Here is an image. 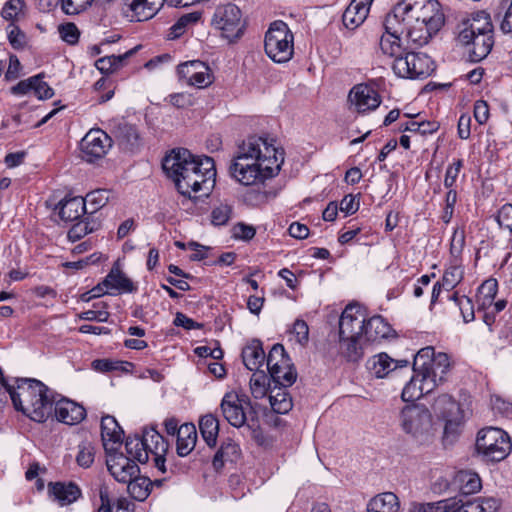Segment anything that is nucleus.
<instances>
[{"mask_svg": "<svg viewBox=\"0 0 512 512\" xmlns=\"http://www.w3.org/2000/svg\"><path fill=\"white\" fill-rule=\"evenodd\" d=\"M162 168L180 194L190 199L208 197L215 185L216 169L211 157H196L188 149H173Z\"/></svg>", "mask_w": 512, "mask_h": 512, "instance_id": "obj_1", "label": "nucleus"}, {"mask_svg": "<svg viewBox=\"0 0 512 512\" xmlns=\"http://www.w3.org/2000/svg\"><path fill=\"white\" fill-rule=\"evenodd\" d=\"M0 382L10 395L17 411L36 422H44L52 414L53 392L41 381L30 378L16 379V385H10L0 369Z\"/></svg>", "mask_w": 512, "mask_h": 512, "instance_id": "obj_2", "label": "nucleus"}, {"mask_svg": "<svg viewBox=\"0 0 512 512\" xmlns=\"http://www.w3.org/2000/svg\"><path fill=\"white\" fill-rule=\"evenodd\" d=\"M457 41L471 62L485 59L494 46V26L486 11H477L463 18L457 25Z\"/></svg>", "mask_w": 512, "mask_h": 512, "instance_id": "obj_3", "label": "nucleus"}, {"mask_svg": "<svg viewBox=\"0 0 512 512\" xmlns=\"http://www.w3.org/2000/svg\"><path fill=\"white\" fill-rule=\"evenodd\" d=\"M405 40L385 38L380 39L381 51L394 58L392 69L401 78H426L435 70L434 61L425 53L414 52L412 44L404 46Z\"/></svg>", "mask_w": 512, "mask_h": 512, "instance_id": "obj_4", "label": "nucleus"}, {"mask_svg": "<svg viewBox=\"0 0 512 512\" xmlns=\"http://www.w3.org/2000/svg\"><path fill=\"white\" fill-rule=\"evenodd\" d=\"M422 0H401L386 15L384 21L385 38L405 40L409 43V32L419 24L420 5Z\"/></svg>", "mask_w": 512, "mask_h": 512, "instance_id": "obj_5", "label": "nucleus"}, {"mask_svg": "<svg viewBox=\"0 0 512 512\" xmlns=\"http://www.w3.org/2000/svg\"><path fill=\"white\" fill-rule=\"evenodd\" d=\"M400 425L420 445H428L434 439L432 415L424 405H406L400 413Z\"/></svg>", "mask_w": 512, "mask_h": 512, "instance_id": "obj_6", "label": "nucleus"}, {"mask_svg": "<svg viewBox=\"0 0 512 512\" xmlns=\"http://www.w3.org/2000/svg\"><path fill=\"white\" fill-rule=\"evenodd\" d=\"M420 8L419 24L415 30L409 32V43L415 48L427 44L445 22L441 5L437 0H422Z\"/></svg>", "mask_w": 512, "mask_h": 512, "instance_id": "obj_7", "label": "nucleus"}, {"mask_svg": "<svg viewBox=\"0 0 512 512\" xmlns=\"http://www.w3.org/2000/svg\"><path fill=\"white\" fill-rule=\"evenodd\" d=\"M264 48L267 56L276 63H285L292 58L294 36L285 22L277 20L270 24L265 34Z\"/></svg>", "mask_w": 512, "mask_h": 512, "instance_id": "obj_8", "label": "nucleus"}, {"mask_svg": "<svg viewBox=\"0 0 512 512\" xmlns=\"http://www.w3.org/2000/svg\"><path fill=\"white\" fill-rule=\"evenodd\" d=\"M476 450L485 461L500 462L512 450V443L507 432L496 427L481 429L477 434Z\"/></svg>", "mask_w": 512, "mask_h": 512, "instance_id": "obj_9", "label": "nucleus"}, {"mask_svg": "<svg viewBox=\"0 0 512 512\" xmlns=\"http://www.w3.org/2000/svg\"><path fill=\"white\" fill-rule=\"evenodd\" d=\"M274 140L261 136H249L238 145L233 160H249L250 162H261L273 164L276 160L279 165L284 162V151L274 146Z\"/></svg>", "mask_w": 512, "mask_h": 512, "instance_id": "obj_10", "label": "nucleus"}, {"mask_svg": "<svg viewBox=\"0 0 512 512\" xmlns=\"http://www.w3.org/2000/svg\"><path fill=\"white\" fill-rule=\"evenodd\" d=\"M273 164L250 162L249 160H233L229 172L230 175L240 184L245 186H257L264 184L265 180L276 176L281 165L272 160Z\"/></svg>", "mask_w": 512, "mask_h": 512, "instance_id": "obj_11", "label": "nucleus"}, {"mask_svg": "<svg viewBox=\"0 0 512 512\" xmlns=\"http://www.w3.org/2000/svg\"><path fill=\"white\" fill-rule=\"evenodd\" d=\"M211 25L222 32V36L230 41L239 39L245 30V21L240 8L232 3L216 7Z\"/></svg>", "mask_w": 512, "mask_h": 512, "instance_id": "obj_12", "label": "nucleus"}, {"mask_svg": "<svg viewBox=\"0 0 512 512\" xmlns=\"http://www.w3.org/2000/svg\"><path fill=\"white\" fill-rule=\"evenodd\" d=\"M435 405L438 409L442 406L444 407L441 412L442 418L445 421L443 442L445 444H452L460 435L463 424V413L460 405L448 394L440 395Z\"/></svg>", "mask_w": 512, "mask_h": 512, "instance_id": "obj_13", "label": "nucleus"}, {"mask_svg": "<svg viewBox=\"0 0 512 512\" xmlns=\"http://www.w3.org/2000/svg\"><path fill=\"white\" fill-rule=\"evenodd\" d=\"M220 408L227 422L240 428L247 423L248 415L255 414L247 395H238L235 392H228L224 395Z\"/></svg>", "mask_w": 512, "mask_h": 512, "instance_id": "obj_14", "label": "nucleus"}, {"mask_svg": "<svg viewBox=\"0 0 512 512\" xmlns=\"http://www.w3.org/2000/svg\"><path fill=\"white\" fill-rule=\"evenodd\" d=\"M107 454V469L116 481L128 485L138 477L140 473L139 466L130 457L117 452V450Z\"/></svg>", "mask_w": 512, "mask_h": 512, "instance_id": "obj_15", "label": "nucleus"}, {"mask_svg": "<svg viewBox=\"0 0 512 512\" xmlns=\"http://www.w3.org/2000/svg\"><path fill=\"white\" fill-rule=\"evenodd\" d=\"M83 159L93 162L102 158L112 145L111 137L100 129L90 130L81 140Z\"/></svg>", "mask_w": 512, "mask_h": 512, "instance_id": "obj_16", "label": "nucleus"}, {"mask_svg": "<svg viewBox=\"0 0 512 512\" xmlns=\"http://www.w3.org/2000/svg\"><path fill=\"white\" fill-rule=\"evenodd\" d=\"M145 450L148 457L152 455L154 466L162 473H166V454L169 450V443L155 429L151 428L144 431Z\"/></svg>", "mask_w": 512, "mask_h": 512, "instance_id": "obj_17", "label": "nucleus"}, {"mask_svg": "<svg viewBox=\"0 0 512 512\" xmlns=\"http://www.w3.org/2000/svg\"><path fill=\"white\" fill-rule=\"evenodd\" d=\"M348 100L359 113L375 110L381 103L378 92L367 84L355 85L349 92Z\"/></svg>", "mask_w": 512, "mask_h": 512, "instance_id": "obj_18", "label": "nucleus"}, {"mask_svg": "<svg viewBox=\"0 0 512 512\" xmlns=\"http://www.w3.org/2000/svg\"><path fill=\"white\" fill-rule=\"evenodd\" d=\"M364 315L357 305H348L339 319V337H363Z\"/></svg>", "mask_w": 512, "mask_h": 512, "instance_id": "obj_19", "label": "nucleus"}, {"mask_svg": "<svg viewBox=\"0 0 512 512\" xmlns=\"http://www.w3.org/2000/svg\"><path fill=\"white\" fill-rule=\"evenodd\" d=\"M53 407L56 419L67 425L78 424L86 417L85 408L69 399L54 400Z\"/></svg>", "mask_w": 512, "mask_h": 512, "instance_id": "obj_20", "label": "nucleus"}, {"mask_svg": "<svg viewBox=\"0 0 512 512\" xmlns=\"http://www.w3.org/2000/svg\"><path fill=\"white\" fill-rule=\"evenodd\" d=\"M124 431L113 416L106 415L101 419V437L106 453H111L117 448L114 445H120Z\"/></svg>", "mask_w": 512, "mask_h": 512, "instance_id": "obj_21", "label": "nucleus"}, {"mask_svg": "<svg viewBox=\"0 0 512 512\" xmlns=\"http://www.w3.org/2000/svg\"><path fill=\"white\" fill-rule=\"evenodd\" d=\"M48 492L61 506L70 505L77 501L81 495V489L74 482H51Z\"/></svg>", "mask_w": 512, "mask_h": 512, "instance_id": "obj_22", "label": "nucleus"}, {"mask_svg": "<svg viewBox=\"0 0 512 512\" xmlns=\"http://www.w3.org/2000/svg\"><path fill=\"white\" fill-rule=\"evenodd\" d=\"M59 217L66 222L78 221L87 215L86 202L81 196L65 197L57 206Z\"/></svg>", "mask_w": 512, "mask_h": 512, "instance_id": "obj_23", "label": "nucleus"}, {"mask_svg": "<svg viewBox=\"0 0 512 512\" xmlns=\"http://www.w3.org/2000/svg\"><path fill=\"white\" fill-rule=\"evenodd\" d=\"M450 371V361L446 353H438L424 373H420L426 380H430L433 389L446 381Z\"/></svg>", "mask_w": 512, "mask_h": 512, "instance_id": "obj_24", "label": "nucleus"}, {"mask_svg": "<svg viewBox=\"0 0 512 512\" xmlns=\"http://www.w3.org/2000/svg\"><path fill=\"white\" fill-rule=\"evenodd\" d=\"M113 135L123 150L133 152L140 145L139 133L136 127L129 123H118L113 129Z\"/></svg>", "mask_w": 512, "mask_h": 512, "instance_id": "obj_25", "label": "nucleus"}, {"mask_svg": "<svg viewBox=\"0 0 512 512\" xmlns=\"http://www.w3.org/2000/svg\"><path fill=\"white\" fill-rule=\"evenodd\" d=\"M430 380L424 379L420 373H414L411 380L403 388L401 398L405 402H413L433 391Z\"/></svg>", "mask_w": 512, "mask_h": 512, "instance_id": "obj_26", "label": "nucleus"}, {"mask_svg": "<svg viewBox=\"0 0 512 512\" xmlns=\"http://www.w3.org/2000/svg\"><path fill=\"white\" fill-rule=\"evenodd\" d=\"M391 331V326L380 315H375L367 321L364 319L363 337L367 342L387 338Z\"/></svg>", "mask_w": 512, "mask_h": 512, "instance_id": "obj_27", "label": "nucleus"}, {"mask_svg": "<svg viewBox=\"0 0 512 512\" xmlns=\"http://www.w3.org/2000/svg\"><path fill=\"white\" fill-rule=\"evenodd\" d=\"M369 7L364 0H352L342 16L345 27L355 29L361 25L369 13Z\"/></svg>", "mask_w": 512, "mask_h": 512, "instance_id": "obj_28", "label": "nucleus"}, {"mask_svg": "<svg viewBox=\"0 0 512 512\" xmlns=\"http://www.w3.org/2000/svg\"><path fill=\"white\" fill-rule=\"evenodd\" d=\"M103 287L106 289H115L119 292L132 293L137 290L134 283L121 271V269L114 265L107 276L102 282Z\"/></svg>", "mask_w": 512, "mask_h": 512, "instance_id": "obj_29", "label": "nucleus"}, {"mask_svg": "<svg viewBox=\"0 0 512 512\" xmlns=\"http://www.w3.org/2000/svg\"><path fill=\"white\" fill-rule=\"evenodd\" d=\"M197 442V430L194 424L185 423L179 427L176 451L180 457L187 456L195 447Z\"/></svg>", "mask_w": 512, "mask_h": 512, "instance_id": "obj_30", "label": "nucleus"}, {"mask_svg": "<svg viewBox=\"0 0 512 512\" xmlns=\"http://www.w3.org/2000/svg\"><path fill=\"white\" fill-rule=\"evenodd\" d=\"M241 356L247 369L251 371L258 370L265 360L262 342L258 339L251 340L243 348Z\"/></svg>", "mask_w": 512, "mask_h": 512, "instance_id": "obj_31", "label": "nucleus"}, {"mask_svg": "<svg viewBox=\"0 0 512 512\" xmlns=\"http://www.w3.org/2000/svg\"><path fill=\"white\" fill-rule=\"evenodd\" d=\"M364 337H339L340 354L350 362L359 361L364 354Z\"/></svg>", "mask_w": 512, "mask_h": 512, "instance_id": "obj_32", "label": "nucleus"}, {"mask_svg": "<svg viewBox=\"0 0 512 512\" xmlns=\"http://www.w3.org/2000/svg\"><path fill=\"white\" fill-rule=\"evenodd\" d=\"M100 227V217L87 214L70 228L68 231V239L72 242H76L87 234L97 231Z\"/></svg>", "mask_w": 512, "mask_h": 512, "instance_id": "obj_33", "label": "nucleus"}, {"mask_svg": "<svg viewBox=\"0 0 512 512\" xmlns=\"http://www.w3.org/2000/svg\"><path fill=\"white\" fill-rule=\"evenodd\" d=\"M399 500L392 492H385L373 497L368 505L367 512H398Z\"/></svg>", "mask_w": 512, "mask_h": 512, "instance_id": "obj_34", "label": "nucleus"}, {"mask_svg": "<svg viewBox=\"0 0 512 512\" xmlns=\"http://www.w3.org/2000/svg\"><path fill=\"white\" fill-rule=\"evenodd\" d=\"M288 387L289 386L281 385H278V387L273 386L269 393L271 408L278 414H285L292 409V398L287 392Z\"/></svg>", "mask_w": 512, "mask_h": 512, "instance_id": "obj_35", "label": "nucleus"}, {"mask_svg": "<svg viewBox=\"0 0 512 512\" xmlns=\"http://www.w3.org/2000/svg\"><path fill=\"white\" fill-rule=\"evenodd\" d=\"M199 430L206 444L213 448L216 446L219 433V420L213 414H206L199 420Z\"/></svg>", "mask_w": 512, "mask_h": 512, "instance_id": "obj_36", "label": "nucleus"}, {"mask_svg": "<svg viewBox=\"0 0 512 512\" xmlns=\"http://www.w3.org/2000/svg\"><path fill=\"white\" fill-rule=\"evenodd\" d=\"M135 48L121 55H110L99 58L95 62V67L102 74H111L124 66L125 61L135 53Z\"/></svg>", "mask_w": 512, "mask_h": 512, "instance_id": "obj_37", "label": "nucleus"}, {"mask_svg": "<svg viewBox=\"0 0 512 512\" xmlns=\"http://www.w3.org/2000/svg\"><path fill=\"white\" fill-rule=\"evenodd\" d=\"M127 457L137 461L141 464H145L148 461V452L145 450L144 436L134 435L129 436L125 442Z\"/></svg>", "mask_w": 512, "mask_h": 512, "instance_id": "obj_38", "label": "nucleus"}, {"mask_svg": "<svg viewBox=\"0 0 512 512\" xmlns=\"http://www.w3.org/2000/svg\"><path fill=\"white\" fill-rule=\"evenodd\" d=\"M273 388L272 381L269 382L268 376L262 370H256L250 378V390L255 399L264 398Z\"/></svg>", "mask_w": 512, "mask_h": 512, "instance_id": "obj_39", "label": "nucleus"}, {"mask_svg": "<svg viewBox=\"0 0 512 512\" xmlns=\"http://www.w3.org/2000/svg\"><path fill=\"white\" fill-rule=\"evenodd\" d=\"M83 199L86 202V206L88 205L91 209L87 210V214L97 216V212L109 201V191L97 189L89 192Z\"/></svg>", "mask_w": 512, "mask_h": 512, "instance_id": "obj_40", "label": "nucleus"}, {"mask_svg": "<svg viewBox=\"0 0 512 512\" xmlns=\"http://www.w3.org/2000/svg\"><path fill=\"white\" fill-rule=\"evenodd\" d=\"M272 384L274 387L281 386H292L297 379V372L295 367H290V369H270L268 370Z\"/></svg>", "mask_w": 512, "mask_h": 512, "instance_id": "obj_41", "label": "nucleus"}, {"mask_svg": "<svg viewBox=\"0 0 512 512\" xmlns=\"http://www.w3.org/2000/svg\"><path fill=\"white\" fill-rule=\"evenodd\" d=\"M478 310L486 309L493 304L497 294L496 280L485 281L479 288Z\"/></svg>", "mask_w": 512, "mask_h": 512, "instance_id": "obj_42", "label": "nucleus"}, {"mask_svg": "<svg viewBox=\"0 0 512 512\" xmlns=\"http://www.w3.org/2000/svg\"><path fill=\"white\" fill-rule=\"evenodd\" d=\"M463 268L457 263L451 265L444 271L442 276V286L446 291L453 290L463 279Z\"/></svg>", "mask_w": 512, "mask_h": 512, "instance_id": "obj_43", "label": "nucleus"}, {"mask_svg": "<svg viewBox=\"0 0 512 512\" xmlns=\"http://www.w3.org/2000/svg\"><path fill=\"white\" fill-rule=\"evenodd\" d=\"M436 355L433 347H425L419 350L414 356V373H424Z\"/></svg>", "mask_w": 512, "mask_h": 512, "instance_id": "obj_44", "label": "nucleus"}, {"mask_svg": "<svg viewBox=\"0 0 512 512\" xmlns=\"http://www.w3.org/2000/svg\"><path fill=\"white\" fill-rule=\"evenodd\" d=\"M201 15L202 14L199 11H194V12L182 15L177 20V22L170 28V31H171L170 34L172 35V37L177 38V37L181 36L185 32L188 25L194 24L199 21V19L201 18Z\"/></svg>", "mask_w": 512, "mask_h": 512, "instance_id": "obj_45", "label": "nucleus"}, {"mask_svg": "<svg viewBox=\"0 0 512 512\" xmlns=\"http://www.w3.org/2000/svg\"><path fill=\"white\" fill-rule=\"evenodd\" d=\"M264 187L263 185L262 189L259 185L253 186V188L244 195L245 202L251 206H259L266 203L269 198L275 196L271 191L265 190Z\"/></svg>", "mask_w": 512, "mask_h": 512, "instance_id": "obj_46", "label": "nucleus"}, {"mask_svg": "<svg viewBox=\"0 0 512 512\" xmlns=\"http://www.w3.org/2000/svg\"><path fill=\"white\" fill-rule=\"evenodd\" d=\"M95 458V448L91 442L83 441L78 445L76 462L80 467L89 468Z\"/></svg>", "mask_w": 512, "mask_h": 512, "instance_id": "obj_47", "label": "nucleus"}, {"mask_svg": "<svg viewBox=\"0 0 512 512\" xmlns=\"http://www.w3.org/2000/svg\"><path fill=\"white\" fill-rule=\"evenodd\" d=\"M394 359L386 353H380L374 357L372 370L377 378H383L394 370Z\"/></svg>", "mask_w": 512, "mask_h": 512, "instance_id": "obj_48", "label": "nucleus"}, {"mask_svg": "<svg viewBox=\"0 0 512 512\" xmlns=\"http://www.w3.org/2000/svg\"><path fill=\"white\" fill-rule=\"evenodd\" d=\"M453 502L440 500L431 503H413L407 512H447Z\"/></svg>", "mask_w": 512, "mask_h": 512, "instance_id": "obj_49", "label": "nucleus"}, {"mask_svg": "<svg viewBox=\"0 0 512 512\" xmlns=\"http://www.w3.org/2000/svg\"><path fill=\"white\" fill-rule=\"evenodd\" d=\"M232 214L233 207L229 204L221 203L213 208L211 212V222L214 226L226 225L231 219Z\"/></svg>", "mask_w": 512, "mask_h": 512, "instance_id": "obj_50", "label": "nucleus"}, {"mask_svg": "<svg viewBox=\"0 0 512 512\" xmlns=\"http://www.w3.org/2000/svg\"><path fill=\"white\" fill-rule=\"evenodd\" d=\"M8 40L11 46L16 49H23L27 44V36L26 34L13 23L9 24L7 27Z\"/></svg>", "mask_w": 512, "mask_h": 512, "instance_id": "obj_51", "label": "nucleus"}, {"mask_svg": "<svg viewBox=\"0 0 512 512\" xmlns=\"http://www.w3.org/2000/svg\"><path fill=\"white\" fill-rule=\"evenodd\" d=\"M212 75L209 72V67L203 62V68H198L196 73L193 74V77L187 84L191 86H195L197 88H205L212 83Z\"/></svg>", "mask_w": 512, "mask_h": 512, "instance_id": "obj_52", "label": "nucleus"}, {"mask_svg": "<svg viewBox=\"0 0 512 512\" xmlns=\"http://www.w3.org/2000/svg\"><path fill=\"white\" fill-rule=\"evenodd\" d=\"M465 246V231L463 228H456L453 232L450 243V254L457 260Z\"/></svg>", "mask_w": 512, "mask_h": 512, "instance_id": "obj_53", "label": "nucleus"}, {"mask_svg": "<svg viewBox=\"0 0 512 512\" xmlns=\"http://www.w3.org/2000/svg\"><path fill=\"white\" fill-rule=\"evenodd\" d=\"M58 31L61 39L70 45L76 44L79 40L80 31L72 22L60 25Z\"/></svg>", "mask_w": 512, "mask_h": 512, "instance_id": "obj_54", "label": "nucleus"}, {"mask_svg": "<svg viewBox=\"0 0 512 512\" xmlns=\"http://www.w3.org/2000/svg\"><path fill=\"white\" fill-rule=\"evenodd\" d=\"M62 10L67 15H76L89 7L93 0H61Z\"/></svg>", "mask_w": 512, "mask_h": 512, "instance_id": "obj_55", "label": "nucleus"}, {"mask_svg": "<svg viewBox=\"0 0 512 512\" xmlns=\"http://www.w3.org/2000/svg\"><path fill=\"white\" fill-rule=\"evenodd\" d=\"M23 7V0H8L1 10V16L5 20L13 21L17 18Z\"/></svg>", "mask_w": 512, "mask_h": 512, "instance_id": "obj_56", "label": "nucleus"}, {"mask_svg": "<svg viewBox=\"0 0 512 512\" xmlns=\"http://www.w3.org/2000/svg\"><path fill=\"white\" fill-rule=\"evenodd\" d=\"M231 232L235 239L249 241L255 236L256 229L252 225L239 222L232 227Z\"/></svg>", "mask_w": 512, "mask_h": 512, "instance_id": "obj_57", "label": "nucleus"}, {"mask_svg": "<svg viewBox=\"0 0 512 512\" xmlns=\"http://www.w3.org/2000/svg\"><path fill=\"white\" fill-rule=\"evenodd\" d=\"M291 333L295 336L296 342L301 346H305L309 340V327L304 320L297 319L291 330Z\"/></svg>", "mask_w": 512, "mask_h": 512, "instance_id": "obj_58", "label": "nucleus"}, {"mask_svg": "<svg viewBox=\"0 0 512 512\" xmlns=\"http://www.w3.org/2000/svg\"><path fill=\"white\" fill-rule=\"evenodd\" d=\"M198 68H203V62L199 60L189 61L182 63L177 68V73L181 79L186 80V82L190 81L193 77V74L196 73Z\"/></svg>", "mask_w": 512, "mask_h": 512, "instance_id": "obj_59", "label": "nucleus"}, {"mask_svg": "<svg viewBox=\"0 0 512 512\" xmlns=\"http://www.w3.org/2000/svg\"><path fill=\"white\" fill-rule=\"evenodd\" d=\"M37 77V82L33 84V92L37 96L38 99H49L54 95L53 89L48 85L47 82L43 81L44 74L40 73L35 75Z\"/></svg>", "mask_w": 512, "mask_h": 512, "instance_id": "obj_60", "label": "nucleus"}, {"mask_svg": "<svg viewBox=\"0 0 512 512\" xmlns=\"http://www.w3.org/2000/svg\"><path fill=\"white\" fill-rule=\"evenodd\" d=\"M461 481L464 483L461 486V493L463 495L473 494L480 490L481 481L480 478L476 475L465 474L461 475Z\"/></svg>", "mask_w": 512, "mask_h": 512, "instance_id": "obj_61", "label": "nucleus"}, {"mask_svg": "<svg viewBox=\"0 0 512 512\" xmlns=\"http://www.w3.org/2000/svg\"><path fill=\"white\" fill-rule=\"evenodd\" d=\"M463 167V160L457 159L452 164H450L446 169L444 186L448 189H452L454 186L457 177Z\"/></svg>", "mask_w": 512, "mask_h": 512, "instance_id": "obj_62", "label": "nucleus"}, {"mask_svg": "<svg viewBox=\"0 0 512 512\" xmlns=\"http://www.w3.org/2000/svg\"><path fill=\"white\" fill-rule=\"evenodd\" d=\"M495 219L501 228L512 232V204H504L497 212Z\"/></svg>", "mask_w": 512, "mask_h": 512, "instance_id": "obj_63", "label": "nucleus"}, {"mask_svg": "<svg viewBox=\"0 0 512 512\" xmlns=\"http://www.w3.org/2000/svg\"><path fill=\"white\" fill-rule=\"evenodd\" d=\"M452 503L447 512H479L476 502L473 500L464 501L463 499L456 500V498H449Z\"/></svg>", "mask_w": 512, "mask_h": 512, "instance_id": "obj_64", "label": "nucleus"}]
</instances>
